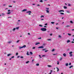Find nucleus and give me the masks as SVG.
Listing matches in <instances>:
<instances>
[{
	"label": "nucleus",
	"instance_id": "nucleus-1",
	"mask_svg": "<svg viewBox=\"0 0 74 74\" xmlns=\"http://www.w3.org/2000/svg\"><path fill=\"white\" fill-rule=\"evenodd\" d=\"M45 8L46 13H49V9L48 8Z\"/></svg>",
	"mask_w": 74,
	"mask_h": 74
},
{
	"label": "nucleus",
	"instance_id": "nucleus-2",
	"mask_svg": "<svg viewBox=\"0 0 74 74\" xmlns=\"http://www.w3.org/2000/svg\"><path fill=\"white\" fill-rule=\"evenodd\" d=\"M41 30L43 31V32H45L47 30V29L45 28H42L41 29Z\"/></svg>",
	"mask_w": 74,
	"mask_h": 74
},
{
	"label": "nucleus",
	"instance_id": "nucleus-3",
	"mask_svg": "<svg viewBox=\"0 0 74 74\" xmlns=\"http://www.w3.org/2000/svg\"><path fill=\"white\" fill-rule=\"evenodd\" d=\"M58 12H64V11L62 10H60L58 11Z\"/></svg>",
	"mask_w": 74,
	"mask_h": 74
},
{
	"label": "nucleus",
	"instance_id": "nucleus-4",
	"mask_svg": "<svg viewBox=\"0 0 74 74\" xmlns=\"http://www.w3.org/2000/svg\"><path fill=\"white\" fill-rule=\"evenodd\" d=\"M27 11V10L25 9L23 10L22 11H23V12H25V11Z\"/></svg>",
	"mask_w": 74,
	"mask_h": 74
},
{
	"label": "nucleus",
	"instance_id": "nucleus-5",
	"mask_svg": "<svg viewBox=\"0 0 74 74\" xmlns=\"http://www.w3.org/2000/svg\"><path fill=\"white\" fill-rule=\"evenodd\" d=\"M44 46H42L41 47H38V48H43Z\"/></svg>",
	"mask_w": 74,
	"mask_h": 74
},
{
	"label": "nucleus",
	"instance_id": "nucleus-6",
	"mask_svg": "<svg viewBox=\"0 0 74 74\" xmlns=\"http://www.w3.org/2000/svg\"><path fill=\"white\" fill-rule=\"evenodd\" d=\"M26 13H32L31 11H27L26 12Z\"/></svg>",
	"mask_w": 74,
	"mask_h": 74
},
{
	"label": "nucleus",
	"instance_id": "nucleus-7",
	"mask_svg": "<svg viewBox=\"0 0 74 74\" xmlns=\"http://www.w3.org/2000/svg\"><path fill=\"white\" fill-rule=\"evenodd\" d=\"M71 41L70 40H68L67 41H66V42L67 43H69V42H70Z\"/></svg>",
	"mask_w": 74,
	"mask_h": 74
},
{
	"label": "nucleus",
	"instance_id": "nucleus-8",
	"mask_svg": "<svg viewBox=\"0 0 74 74\" xmlns=\"http://www.w3.org/2000/svg\"><path fill=\"white\" fill-rule=\"evenodd\" d=\"M40 44V42H37V43H36L35 44V45H38V44Z\"/></svg>",
	"mask_w": 74,
	"mask_h": 74
},
{
	"label": "nucleus",
	"instance_id": "nucleus-9",
	"mask_svg": "<svg viewBox=\"0 0 74 74\" xmlns=\"http://www.w3.org/2000/svg\"><path fill=\"white\" fill-rule=\"evenodd\" d=\"M63 56H64L65 57H66V54L65 53H64L63 54Z\"/></svg>",
	"mask_w": 74,
	"mask_h": 74
},
{
	"label": "nucleus",
	"instance_id": "nucleus-10",
	"mask_svg": "<svg viewBox=\"0 0 74 74\" xmlns=\"http://www.w3.org/2000/svg\"><path fill=\"white\" fill-rule=\"evenodd\" d=\"M11 54H8L7 55V56H11Z\"/></svg>",
	"mask_w": 74,
	"mask_h": 74
},
{
	"label": "nucleus",
	"instance_id": "nucleus-11",
	"mask_svg": "<svg viewBox=\"0 0 74 74\" xmlns=\"http://www.w3.org/2000/svg\"><path fill=\"white\" fill-rule=\"evenodd\" d=\"M22 47H23V48H26V45H24V46H22Z\"/></svg>",
	"mask_w": 74,
	"mask_h": 74
},
{
	"label": "nucleus",
	"instance_id": "nucleus-12",
	"mask_svg": "<svg viewBox=\"0 0 74 74\" xmlns=\"http://www.w3.org/2000/svg\"><path fill=\"white\" fill-rule=\"evenodd\" d=\"M11 12H8L6 13V14H7L8 15H9V14H11Z\"/></svg>",
	"mask_w": 74,
	"mask_h": 74
},
{
	"label": "nucleus",
	"instance_id": "nucleus-13",
	"mask_svg": "<svg viewBox=\"0 0 74 74\" xmlns=\"http://www.w3.org/2000/svg\"><path fill=\"white\" fill-rule=\"evenodd\" d=\"M22 48H23V47H21V46H20L19 47V49H22Z\"/></svg>",
	"mask_w": 74,
	"mask_h": 74
},
{
	"label": "nucleus",
	"instance_id": "nucleus-14",
	"mask_svg": "<svg viewBox=\"0 0 74 74\" xmlns=\"http://www.w3.org/2000/svg\"><path fill=\"white\" fill-rule=\"evenodd\" d=\"M36 66H39V64H36Z\"/></svg>",
	"mask_w": 74,
	"mask_h": 74
},
{
	"label": "nucleus",
	"instance_id": "nucleus-15",
	"mask_svg": "<svg viewBox=\"0 0 74 74\" xmlns=\"http://www.w3.org/2000/svg\"><path fill=\"white\" fill-rule=\"evenodd\" d=\"M66 66H68L69 65V64L67 63H66L65 64Z\"/></svg>",
	"mask_w": 74,
	"mask_h": 74
},
{
	"label": "nucleus",
	"instance_id": "nucleus-16",
	"mask_svg": "<svg viewBox=\"0 0 74 74\" xmlns=\"http://www.w3.org/2000/svg\"><path fill=\"white\" fill-rule=\"evenodd\" d=\"M27 55H30V54H29V52L27 51Z\"/></svg>",
	"mask_w": 74,
	"mask_h": 74
},
{
	"label": "nucleus",
	"instance_id": "nucleus-17",
	"mask_svg": "<svg viewBox=\"0 0 74 74\" xmlns=\"http://www.w3.org/2000/svg\"><path fill=\"white\" fill-rule=\"evenodd\" d=\"M73 67V66L72 65V66H69V69H71V68Z\"/></svg>",
	"mask_w": 74,
	"mask_h": 74
},
{
	"label": "nucleus",
	"instance_id": "nucleus-18",
	"mask_svg": "<svg viewBox=\"0 0 74 74\" xmlns=\"http://www.w3.org/2000/svg\"><path fill=\"white\" fill-rule=\"evenodd\" d=\"M47 66L48 67H52V66L51 65H48Z\"/></svg>",
	"mask_w": 74,
	"mask_h": 74
},
{
	"label": "nucleus",
	"instance_id": "nucleus-19",
	"mask_svg": "<svg viewBox=\"0 0 74 74\" xmlns=\"http://www.w3.org/2000/svg\"><path fill=\"white\" fill-rule=\"evenodd\" d=\"M4 15H5V14L2 13V16H4Z\"/></svg>",
	"mask_w": 74,
	"mask_h": 74
},
{
	"label": "nucleus",
	"instance_id": "nucleus-20",
	"mask_svg": "<svg viewBox=\"0 0 74 74\" xmlns=\"http://www.w3.org/2000/svg\"><path fill=\"white\" fill-rule=\"evenodd\" d=\"M44 16L42 15L41 16H40L41 18H44Z\"/></svg>",
	"mask_w": 74,
	"mask_h": 74
},
{
	"label": "nucleus",
	"instance_id": "nucleus-21",
	"mask_svg": "<svg viewBox=\"0 0 74 74\" xmlns=\"http://www.w3.org/2000/svg\"><path fill=\"white\" fill-rule=\"evenodd\" d=\"M39 1L40 3H42V2H43V1H42V0H40Z\"/></svg>",
	"mask_w": 74,
	"mask_h": 74
},
{
	"label": "nucleus",
	"instance_id": "nucleus-22",
	"mask_svg": "<svg viewBox=\"0 0 74 74\" xmlns=\"http://www.w3.org/2000/svg\"><path fill=\"white\" fill-rule=\"evenodd\" d=\"M55 51V49H52V50H51L52 52H54V51Z\"/></svg>",
	"mask_w": 74,
	"mask_h": 74
},
{
	"label": "nucleus",
	"instance_id": "nucleus-23",
	"mask_svg": "<svg viewBox=\"0 0 74 74\" xmlns=\"http://www.w3.org/2000/svg\"><path fill=\"white\" fill-rule=\"evenodd\" d=\"M64 9H66V8H67V7H66V6H64Z\"/></svg>",
	"mask_w": 74,
	"mask_h": 74
},
{
	"label": "nucleus",
	"instance_id": "nucleus-24",
	"mask_svg": "<svg viewBox=\"0 0 74 74\" xmlns=\"http://www.w3.org/2000/svg\"><path fill=\"white\" fill-rule=\"evenodd\" d=\"M73 53V52L71 51L69 53V54H71V53Z\"/></svg>",
	"mask_w": 74,
	"mask_h": 74
},
{
	"label": "nucleus",
	"instance_id": "nucleus-25",
	"mask_svg": "<svg viewBox=\"0 0 74 74\" xmlns=\"http://www.w3.org/2000/svg\"><path fill=\"white\" fill-rule=\"evenodd\" d=\"M63 59V58H60V60L61 61L62 60V59Z\"/></svg>",
	"mask_w": 74,
	"mask_h": 74
},
{
	"label": "nucleus",
	"instance_id": "nucleus-26",
	"mask_svg": "<svg viewBox=\"0 0 74 74\" xmlns=\"http://www.w3.org/2000/svg\"><path fill=\"white\" fill-rule=\"evenodd\" d=\"M60 14H61V15H64V14L63 13H60Z\"/></svg>",
	"mask_w": 74,
	"mask_h": 74
},
{
	"label": "nucleus",
	"instance_id": "nucleus-27",
	"mask_svg": "<svg viewBox=\"0 0 74 74\" xmlns=\"http://www.w3.org/2000/svg\"><path fill=\"white\" fill-rule=\"evenodd\" d=\"M29 61H28L26 62V64H27V63H29Z\"/></svg>",
	"mask_w": 74,
	"mask_h": 74
},
{
	"label": "nucleus",
	"instance_id": "nucleus-28",
	"mask_svg": "<svg viewBox=\"0 0 74 74\" xmlns=\"http://www.w3.org/2000/svg\"><path fill=\"white\" fill-rule=\"evenodd\" d=\"M56 68L57 69V71H58L59 70V68H58V67H56Z\"/></svg>",
	"mask_w": 74,
	"mask_h": 74
},
{
	"label": "nucleus",
	"instance_id": "nucleus-29",
	"mask_svg": "<svg viewBox=\"0 0 74 74\" xmlns=\"http://www.w3.org/2000/svg\"><path fill=\"white\" fill-rule=\"evenodd\" d=\"M16 29V28H13V31H14V30H15Z\"/></svg>",
	"mask_w": 74,
	"mask_h": 74
},
{
	"label": "nucleus",
	"instance_id": "nucleus-30",
	"mask_svg": "<svg viewBox=\"0 0 74 74\" xmlns=\"http://www.w3.org/2000/svg\"><path fill=\"white\" fill-rule=\"evenodd\" d=\"M51 24H53V23H55L54 22H51Z\"/></svg>",
	"mask_w": 74,
	"mask_h": 74
},
{
	"label": "nucleus",
	"instance_id": "nucleus-31",
	"mask_svg": "<svg viewBox=\"0 0 74 74\" xmlns=\"http://www.w3.org/2000/svg\"><path fill=\"white\" fill-rule=\"evenodd\" d=\"M30 54H31V55H33V53H32V52H30Z\"/></svg>",
	"mask_w": 74,
	"mask_h": 74
},
{
	"label": "nucleus",
	"instance_id": "nucleus-32",
	"mask_svg": "<svg viewBox=\"0 0 74 74\" xmlns=\"http://www.w3.org/2000/svg\"><path fill=\"white\" fill-rule=\"evenodd\" d=\"M16 29H19V27H16Z\"/></svg>",
	"mask_w": 74,
	"mask_h": 74
},
{
	"label": "nucleus",
	"instance_id": "nucleus-33",
	"mask_svg": "<svg viewBox=\"0 0 74 74\" xmlns=\"http://www.w3.org/2000/svg\"><path fill=\"white\" fill-rule=\"evenodd\" d=\"M58 37L60 38H61L62 37V36H60V35H59L58 36Z\"/></svg>",
	"mask_w": 74,
	"mask_h": 74
},
{
	"label": "nucleus",
	"instance_id": "nucleus-34",
	"mask_svg": "<svg viewBox=\"0 0 74 74\" xmlns=\"http://www.w3.org/2000/svg\"><path fill=\"white\" fill-rule=\"evenodd\" d=\"M66 12H67V13H70V12H69V11H67Z\"/></svg>",
	"mask_w": 74,
	"mask_h": 74
},
{
	"label": "nucleus",
	"instance_id": "nucleus-35",
	"mask_svg": "<svg viewBox=\"0 0 74 74\" xmlns=\"http://www.w3.org/2000/svg\"><path fill=\"white\" fill-rule=\"evenodd\" d=\"M57 64H59V62L58 61L57 62Z\"/></svg>",
	"mask_w": 74,
	"mask_h": 74
},
{
	"label": "nucleus",
	"instance_id": "nucleus-36",
	"mask_svg": "<svg viewBox=\"0 0 74 74\" xmlns=\"http://www.w3.org/2000/svg\"><path fill=\"white\" fill-rule=\"evenodd\" d=\"M35 47H33V48H32V49H35Z\"/></svg>",
	"mask_w": 74,
	"mask_h": 74
},
{
	"label": "nucleus",
	"instance_id": "nucleus-37",
	"mask_svg": "<svg viewBox=\"0 0 74 74\" xmlns=\"http://www.w3.org/2000/svg\"><path fill=\"white\" fill-rule=\"evenodd\" d=\"M66 27H70V26H69V25H67L66 26Z\"/></svg>",
	"mask_w": 74,
	"mask_h": 74
},
{
	"label": "nucleus",
	"instance_id": "nucleus-38",
	"mask_svg": "<svg viewBox=\"0 0 74 74\" xmlns=\"http://www.w3.org/2000/svg\"><path fill=\"white\" fill-rule=\"evenodd\" d=\"M21 58V59H22V58H23L24 57L23 56H21L20 57Z\"/></svg>",
	"mask_w": 74,
	"mask_h": 74
},
{
	"label": "nucleus",
	"instance_id": "nucleus-39",
	"mask_svg": "<svg viewBox=\"0 0 74 74\" xmlns=\"http://www.w3.org/2000/svg\"><path fill=\"white\" fill-rule=\"evenodd\" d=\"M47 40H48V41H51V39H48Z\"/></svg>",
	"mask_w": 74,
	"mask_h": 74
},
{
	"label": "nucleus",
	"instance_id": "nucleus-40",
	"mask_svg": "<svg viewBox=\"0 0 74 74\" xmlns=\"http://www.w3.org/2000/svg\"><path fill=\"white\" fill-rule=\"evenodd\" d=\"M68 35H69V36H71V34H68Z\"/></svg>",
	"mask_w": 74,
	"mask_h": 74
},
{
	"label": "nucleus",
	"instance_id": "nucleus-41",
	"mask_svg": "<svg viewBox=\"0 0 74 74\" xmlns=\"http://www.w3.org/2000/svg\"><path fill=\"white\" fill-rule=\"evenodd\" d=\"M8 12H11V10H8Z\"/></svg>",
	"mask_w": 74,
	"mask_h": 74
},
{
	"label": "nucleus",
	"instance_id": "nucleus-42",
	"mask_svg": "<svg viewBox=\"0 0 74 74\" xmlns=\"http://www.w3.org/2000/svg\"><path fill=\"white\" fill-rule=\"evenodd\" d=\"M47 25L48 24L47 23H46L45 24V26H47Z\"/></svg>",
	"mask_w": 74,
	"mask_h": 74
},
{
	"label": "nucleus",
	"instance_id": "nucleus-43",
	"mask_svg": "<svg viewBox=\"0 0 74 74\" xmlns=\"http://www.w3.org/2000/svg\"><path fill=\"white\" fill-rule=\"evenodd\" d=\"M39 26H40L41 27H42V25H39Z\"/></svg>",
	"mask_w": 74,
	"mask_h": 74
},
{
	"label": "nucleus",
	"instance_id": "nucleus-44",
	"mask_svg": "<svg viewBox=\"0 0 74 74\" xmlns=\"http://www.w3.org/2000/svg\"><path fill=\"white\" fill-rule=\"evenodd\" d=\"M70 23H73V21H70Z\"/></svg>",
	"mask_w": 74,
	"mask_h": 74
},
{
	"label": "nucleus",
	"instance_id": "nucleus-45",
	"mask_svg": "<svg viewBox=\"0 0 74 74\" xmlns=\"http://www.w3.org/2000/svg\"><path fill=\"white\" fill-rule=\"evenodd\" d=\"M16 55H18V53H17L16 54Z\"/></svg>",
	"mask_w": 74,
	"mask_h": 74
},
{
	"label": "nucleus",
	"instance_id": "nucleus-46",
	"mask_svg": "<svg viewBox=\"0 0 74 74\" xmlns=\"http://www.w3.org/2000/svg\"><path fill=\"white\" fill-rule=\"evenodd\" d=\"M9 7H12V6L9 5Z\"/></svg>",
	"mask_w": 74,
	"mask_h": 74
},
{
	"label": "nucleus",
	"instance_id": "nucleus-47",
	"mask_svg": "<svg viewBox=\"0 0 74 74\" xmlns=\"http://www.w3.org/2000/svg\"><path fill=\"white\" fill-rule=\"evenodd\" d=\"M71 62H70L69 63V65H71Z\"/></svg>",
	"mask_w": 74,
	"mask_h": 74
},
{
	"label": "nucleus",
	"instance_id": "nucleus-48",
	"mask_svg": "<svg viewBox=\"0 0 74 74\" xmlns=\"http://www.w3.org/2000/svg\"><path fill=\"white\" fill-rule=\"evenodd\" d=\"M48 50H46L45 51V52H48Z\"/></svg>",
	"mask_w": 74,
	"mask_h": 74
},
{
	"label": "nucleus",
	"instance_id": "nucleus-49",
	"mask_svg": "<svg viewBox=\"0 0 74 74\" xmlns=\"http://www.w3.org/2000/svg\"><path fill=\"white\" fill-rule=\"evenodd\" d=\"M68 6H70L71 5H70V4H68Z\"/></svg>",
	"mask_w": 74,
	"mask_h": 74
},
{
	"label": "nucleus",
	"instance_id": "nucleus-50",
	"mask_svg": "<svg viewBox=\"0 0 74 74\" xmlns=\"http://www.w3.org/2000/svg\"><path fill=\"white\" fill-rule=\"evenodd\" d=\"M11 42H8V43L9 44H10V43H11Z\"/></svg>",
	"mask_w": 74,
	"mask_h": 74
},
{
	"label": "nucleus",
	"instance_id": "nucleus-51",
	"mask_svg": "<svg viewBox=\"0 0 74 74\" xmlns=\"http://www.w3.org/2000/svg\"><path fill=\"white\" fill-rule=\"evenodd\" d=\"M14 58V56H12V57H11V58Z\"/></svg>",
	"mask_w": 74,
	"mask_h": 74
},
{
	"label": "nucleus",
	"instance_id": "nucleus-52",
	"mask_svg": "<svg viewBox=\"0 0 74 74\" xmlns=\"http://www.w3.org/2000/svg\"><path fill=\"white\" fill-rule=\"evenodd\" d=\"M45 57V55L42 56V57Z\"/></svg>",
	"mask_w": 74,
	"mask_h": 74
},
{
	"label": "nucleus",
	"instance_id": "nucleus-53",
	"mask_svg": "<svg viewBox=\"0 0 74 74\" xmlns=\"http://www.w3.org/2000/svg\"><path fill=\"white\" fill-rule=\"evenodd\" d=\"M70 56H72V54H70Z\"/></svg>",
	"mask_w": 74,
	"mask_h": 74
},
{
	"label": "nucleus",
	"instance_id": "nucleus-54",
	"mask_svg": "<svg viewBox=\"0 0 74 74\" xmlns=\"http://www.w3.org/2000/svg\"><path fill=\"white\" fill-rule=\"evenodd\" d=\"M32 5H36V4L33 3L32 4Z\"/></svg>",
	"mask_w": 74,
	"mask_h": 74
},
{
	"label": "nucleus",
	"instance_id": "nucleus-55",
	"mask_svg": "<svg viewBox=\"0 0 74 74\" xmlns=\"http://www.w3.org/2000/svg\"><path fill=\"white\" fill-rule=\"evenodd\" d=\"M19 57H20V56H18L17 58H19Z\"/></svg>",
	"mask_w": 74,
	"mask_h": 74
},
{
	"label": "nucleus",
	"instance_id": "nucleus-56",
	"mask_svg": "<svg viewBox=\"0 0 74 74\" xmlns=\"http://www.w3.org/2000/svg\"><path fill=\"white\" fill-rule=\"evenodd\" d=\"M56 29H59V28L58 27H56Z\"/></svg>",
	"mask_w": 74,
	"mask_h": 74
},
{
	"label": "nucleus",
	"instance_id": "nucleus-57",
	"mask_svg": "<svg viewBox=\"0 0 74 74\" xmlns=\"http://www.w3.org/2000/svg\"><path fill=\"white\" fill-rule=\"evenodd\" d=\"M50 35L51 36H52V34H50Z\"/></svg>",
	"mask_w": 74,
	"mask_h": 74
},
{
	"label": "nucleus",
	"instance_id": "nucleus-58",
	"mask_svg": "<svg viewBox=\"0 0 74 74\" xmlns=\"http://www.w3.org/2000/svg\"><path fill=\"white\" fill-rule=\"evenodd\" d=\"M53 55H56V54H53Z\"/></svg>",
	"mask_w": 74,
	"mask_h": 74
},
{
	"label": "nucleus",
	"instance_id": "nucleus-59",
	"mask_svg": "<svg viewBox=\"0 0 74 74\" xmlns=\"http://www.w3.org/2000/svg\"><path fill=\"white\" fill-rule=\"evenodd\" d=\"M44 50H45V49H43L42 50V51H44Z\"/></svg>",
	"mask_w": 74,
	"mask_h": 74
},
{
	"label": "nucleus",
	"instance_id": "nucleus-60",
	"mask_svg": "<svg viewBox=\"0 0 74 74\" xmlns=\"http://www.w3.org/2000/svg\"><path fill=\"white\" fill-rule=\"evenodd\" d=\"M38 39H41V38L40 37V38H38Z\"/></svg>",
	"mask_w": 74,
	"mask_h": 74
},
{
	"label": "nucleus",
	"instance_id": "nucleus-61",
	"mask_svg": "<svg viewBox=\"0 0 74 74\" xmlns=\"http://www.w3.org/2000/svg\"><path fill=\"white\" fill-rule=\"evenodd\" d=\"M19 41V40H18L17 41V42H18Z\"/></svg>",
	"mask_w": 74,
	"mask_h": 74
},
{
	"label": "nucleus",
	"instance_id": "nucleus-62",
	"mask_svg": "<svg viewBox=\"0 0 74 74\" xmlns=\"http://www.w3.org/2000/svg\"><path fill=\"white\" fill-rule=\"evenodd\" d=\"M72 43H74V42L73 41L71 42Z\"/></svg>",
	"mask_w": 74,
	"mask_h": 74
},
{
	"label": "nucleus",
	"instance_id": "nucleus-63",
	"mask_svg": "<svg viewBox=\"0 0 74 74\" xmlns=\"http://www.w3.org/2000/svg\"><path fill=\"white\" fill-rule=\"evenodd\" d=\"M72 31H74V29H72Z\"/></svg>",
	"mask_w": 74,
	"mask_h": 74
},
{
	"label": "nucleus",
	"instance_id": "nucleus-64",
	"mask_svg": "<svg viewBox=\"0 0 74 74\" xmlns=\"http://www.w3.org/2000/svg\"><path fill=\"white\" fill-rule=\"evenodd\" d=\"M37 5V6H40V5Z\"/></svg>",
	"mask_w": 74,
	"mask_h": 74
}]
</instances>
